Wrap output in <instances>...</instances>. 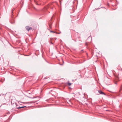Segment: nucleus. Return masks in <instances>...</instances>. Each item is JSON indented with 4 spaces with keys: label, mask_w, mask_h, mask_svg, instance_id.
Segmentation results:
<instances>
[{
    "label": "nucleus",
    "mask_w": 122,
    "mask_h": 122,
    "mask_svg": "<svg viewBox=\"0 0 122 122\" xmlns=\"http://www.w3.org/2000/svg\"><path fill=\"white\" fill-rule=\"evenodd\" d=\"M15 9L14 8L12 9V15L11 16V19L10 20V23L12 24H14L15 23V20L14 19L13 17V11H14Z\"/></svg>",
    "instance_id": "obj_1"
},
{
    "label": "nucleus",
    "mask_w": 122,
    "mask_h": 122,
    "mask_svg": "<svg viewBox=\"0 0 122 122\" xmlns=\"http://www.w3.org/2000/svg\"><path fill=\"white\" fill-rule=\"evenodd\" d=\"M26 29L28 31H29L30 30L32 29V28L31 27H30L28 26H26L25 27Z\"/></svg>",
    "instance_id": "obj_2"
},
{
    "label": "nucleus",
    "mask_w": 122,
    "mask_h": 122,
    "mask_svg": "<svg viewBox=\"0 0 122 122\" xmlns=\"http://www.w3.org/2000/svg\"><path fill=\"white\" fill-rule=\"evenodd\" d=\"M98 92L99 93L101 94H103L104 95H106L105 94L104 92H102V91L100 90H98Z\"/></svg>",
    "instance_id": "obj_3"
},
{
    "label": "nucleus",
    "mask_w": 122,
    "mask_h": 122,
    "mask_svg": "<svg viewBox=\"0 0 122 122\" xmlns=\"http://www.w3.org/2000/svg\"><path fill=\"white\" fill-rule=\"evenodd\" d=\"M16 106V107L17 106V104L16 103H15L14 104ZM16 108H17L18 109V108H23V106H22L21 107H16Z\"/></svg>",
    "instance_id": "obj_4"
},
{
    "label": "nucleus",
    "mask_w": 122,
    "mask_h": 122,
    "mask_svg": "<svg viewBox=\"0 0 122 122\" xmlns=\"http://www.w3.org/2000/svg\"><path fill=\"white\" fill-rule=\"evenodd\" d=\"M122 90V85H121L120 87V89L119 90L120 92L121 90Z\"/></svg>",
    "instance_id": "obj_5"
},
{
    "label": "nucleus",
    "mask_w": 122,
    "mask_h": 122,
    "mask_svg": "<svg viewBox=\"0 0 122 122\" xmlns=\"http://www.w3.org/2000/svg\"><path fill=\"white\" fill-rule=\"evenodd\" d=\"M21 5H23V1L22 0L21 2Z\"/></svg>",
    "instance_id": "obj_6"
},
{
    "label": "nucleus",
    "mask_w": 122,
    "mask_h": 122,
    "mask_svg": "<svg viewBox=\"0 0 122 122\" xmlns=\"http://www.w3.org/2000/svg\"><path fill=\"white\" fill-rule=\"evenodd\" d=\"M68 85L69 86H70L71 85V83H68Z\"/></svg>",
    "instance_id": "obj_7"
},
{
    "label": "nucleus",
    "mask_w": 122,
    "mask_h": 122,
    "mask_svg": "<svg viewBox=\"0 0 122 122\" xmlns=\"http://www.w3.org/2000/svg\"><path fill=\"white\" fill-rule=\"evenodd\" d=\"M50 32H53V33H55V31H50Z\"/></svg>",
    "instance_id": "obj_8"
},
{
    "label": "nucleus",
    "mask_w": 122,
    "mask_h": 122,
    "mask_svg": "<svg viewBox=\"0 0 122 122\" xmlns=\"http://www.w3.org/2000/svg\"><path fill=\"white\" fill-rule=\"evenodd\" d=\"M51 43L52 44H53V43H52L51 42Z\"/></svg>",
    "instance_id": "obj_9"
},
{
    "label": "nucleus",
    "mask_w": 122,
    "mask_h": 122,
    "mask_svg": "<svg viewBox=\"0 0 122 122\" xmlns=\"http://www.w3.org/2000/svg\"><path fill=\"white\" fill-rule=\"evenodd\" d=\"M26 107V106H24V105H23V108Z\"/></svg>",
    "instance_id": "obj_10"
},
{
    "label": "nucleus",
    "mask_w": 122,
    "mask_h": 122,
    "mask_svg": "<svg viewBox=\"0 0 122 122\" xmlns=\"http://www.w3.org/2000/svg\"><path fill=\"white\" fill-rule=\"evenodd\" d=\"M11 104L12 105V101L11 102Z\"/></svg>",
    "instance_id": "obj_11"
},
{
    "label": "nucleus",
    "mask_w": 122,
    "mask_h": 122,
    "mask_svg": "<svg viewBox=\"0 0 122 122\" xmlns=\"http://www.w3.org/2000/svg\"><path fill=\"white\" fill-rule=\"evenodd\" d=\"M117 84V82H115V84Z\"/></svg>",
    "instance_id": "obj_12"
},
{
    "label": "nucleus",
    "mask_w": 122,
    "mask_h": 122,
    "mask_svg": "<svg viewBox=\"0 0 122 122\" xmlns=\"http://www.w3.org/2000/svg\"><path fill=\"white\" fill-rule=\"evenodd\" d=\"M83 51V50H81V51Z\"/></svg>",
    "instance_id": "obj_13"
},
{
    "label": "nucleus",
    "mask_w": 122,
    "mask_h": 122,
    "mask_svg": "<svg viewBox=\"0 0 122 122\" xmlns=\"http://www.w3.org/2000/svg\"><path fill=\"white\" fill-rule=\"evenodd\" d=\"M117 78H118V76H117Z\"/></svg>",
    "instance_id": "obj_14"
},
{
    "label": "nucleus",
    "mask_w": 122,
    "mask_h": 122,
    "mask_svg": "<svg viewBox=\"0 0 122 122\" xmlns=\"http://www.w3.org/2000/svg\"><path fill=\"white\" fill-rule=\"evenodd\" d=\"M49 26L50 27H51V26L50 25H49Z\"/></svg>",
    "instance_id": "obj_15"
},
{
    "label": "nucleus",
    "mask_w": 122,
    "mask_h": 122,
    "mask_svg": "<svg viewBox=\"0 0 122 122\" xmlns=\"http://www.w3.org/2000/svg\"><path fill=\"white\" fill-rule=\"evenodd\" d=\"M34 98V97L32 98Z\"/></svg>",
    "instance_id": "obj_16"
},
{
    "label": "nucleus",
    "mask_w": 122,
    "mask_h": 122,
    "mask_svg": "<svg viewBox=\"0 0 122 122\" xmlns=\"http://www.w3.org/2000/svg\"><path fill=\"white\" fill-rule=\"evenodd\" d=\"M1 94L0 95V96H1Z\"/></svg>",
    "instance_id": "obj_17"
}]
</instances>
